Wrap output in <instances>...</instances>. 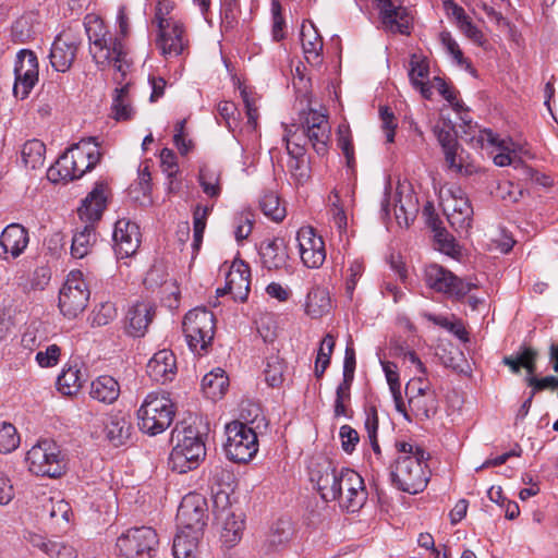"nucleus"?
Returning <instances> with one entry per match:
<instances>
[{
    "mask_svg": "<svg viewBox=\"0 0 558 558\" xmlns=\"http://www.w3.org/2000/svg\"><path fill=\"white\" fill-rule=\"evenodd\" d=\"M395 447L398 456L390 466L391 484L403 493H422L430 478L429 454L413 441L398 440Z\"/></svg>",
    "mask_w": 558,
    "mask_h": 558,
    "instance_id": "nucleus-1",
    "label": "nucleus"
},
{
    "mask_svg": "<svg viewBox=\"0 0 558 558\" xmlns=\"http://www.w3.org/2000/svg\"><path fill=\"white\" fill-rule=\"evenodd\" d=\"M102 151L96 137L83 138L72 145L47 171L53 183L69 182L83 177L100 161Z\"/></svg>",
    "mask_w": 558,
    "mask_h": 558,
    "instance_id": "nucleus-2",
    "label": "nucleus"
},
{
    "mask_svg": "<svg viewBox=\"0 0 558 558\" xmlns=\"http://www.w3.org/2000/svg\"><path fill=\"white\" fill-rule=\"evenodd\" d=\"M172 437L175 445L169 456V468L180 474L196 469L206 456L204 433L194 425H187L175 428Z\"/></svg>",
    "mask_w": 558,
    "mask_h": 558,
    "instance_id": "nucleus-3",
    "label": "nucleus"
},
{
    "mask_svg": "<svg viewBox=\"0 0 558 558\" xmlns=\"http://www.w3.org/2000/svg\"><path fill=\"white\" fill-rule=\"evenodd\" d=\"M85 31L90 44L92 57L99 68L111 66L118 63V60H129L123 40L110 35L101 19L96 15H87Z\"/></svg>",
    "mask_w": 558,
    "mask_h": 558,
    "instance_id": "nucleus-4",
    "label": "nucleus"
},
{
    "mask_svg": "<svg viewBox=\"0 0 558 558\" xmlns=\"http://www.w3.org/2000/svg\"><path fill=\"white\" fill-rule=\"evenodd\" d=\"M174 404L166 392L148 393L137 411L140 429L150 436L163 433L174 417Z\"/></svg>",
    "mask_w": 558,
    "mask_h": 558,
    "instance_id": "nucleus-5",
    "label": "nucleus"
},
{
    "mask_svg": "<svg viewBox=\"0 0 558 558\" xmlns=\"http://www.w3.org/2000/svg\"><path fill=\"white\" fill-rule=\"evenodd\" d=\"M183 332L190 350L198 355L207 353L215 335V316L205 307H196L186 313Z\"/></svg>",
    "mask_w": 558,
    "mask_h": 558,
    "instance_id": "nucleus-6",
    "label": "nucleus"
},
{
    "mask_svg": "<svg viewBox=\"0 0 558 558\" xmlns=\"http://www.w3.org/2000/svg\"><path fill=\"white\" fill-rule=\"evenodd\" d=\"M213 512L215 523L220 529L221 541L229 547L234 546L244 531V515L232 508L227 490L220 488L214 494Z\"/></svg>",
    "mask_w": 558,
    "mask_h": 558,
    "instance_id": "nucleus-7",
    "label": "nucleus"
},
{
    "mask_svg": "<svg viewBox=\"0 0 558 558\" xmlns=\"http://www.w3.org/2000/svg\"><path fill=\"white\" fill-rule=\"evenodd\" d=\"M28 470L38 476L59 477L65 471V463L59 446L50 439L39 440L26 454Z\"/></svg>",
    "mask_w": 558,
    "mask_h": 558,
    "instance_id": "nucleus-8",
    "label": "nucleus"
},
{
    "mask_svg": "<svg viewBox=\"0 0 558 558\" xmlns=\"http://www.w3.org/2000/svg\"><path fill=\"white\" fill-rule=\"evenodd\" d=\"M225 451L234 462L250 461L258 450L257 435L247 423L234 421L226 426Z\"/></svg>",
    "mask_w": 558,
    "mask_h": 558,
    "instance_id": "nucleus-9",
    "label": "nucleus"
},
{
    "mask_svg": "<svg viewBox=\"0 0 558 558\" xmlns=\"http://www.w3.org/2000/svg\"><path fill=\"white\" fill-rule=\"evenodd\" d=\"M159 544L153 527H132L122 533L116 542V548L122 558H151Z\"/></svg>",
    "mask_w": 558,
    "mask_h": 558,
    "instance_id": "nucleus-10",
    "label": "nucleus"
},
{
    "mask_svg": "<svg viewBox=\"0 0 558 558\" xmlns=\"http://www.w3.org/2000/svg\"><path fill=\"white\" fill-rule=\"evenodd\" d=\"M344 469H338L331 460L326 457L313 458L308 465L310 481L316 487L322 499L333 501L339 497V484L344 477Z\"/></svg>",
    "mask_w": 558,
    "mask_h": 558,
    "instance_id": "nucleus-11",
    "label": "nucleus"
},
{
    "mask_svg": "<svg viewBox=\"0 0 558 558\" xmlns=\"http://www.w3.org/2000/svg\"><path fill=\"white\" fill-rule=\"evenodd\" d=\"M423 279L426 287L433 291L457 300L477 288V283L471 280L465 281L438 264L427 265L424 268Z\"/></svg>",
    "mask_w": 558,
    "mask_h": 558,
    "instance_id": "nucleus-12",
    "label": "nucleus"
},
{
    "mask_svg": "<svg viewBox=\"0 0 558 558\" xmlns=\"http://www.w3.org/2000/svg\"><path fill=\"white\" fill-rule=\"evenodd\" d=\"M131 65L130 60H118V63L111 65L114 70L112 80L117 85L112 95L111 112L117 121L130 120L135 113L131 96Z\"/></svg>",
    "mask_w": 558,
    "mask_h": 558,
    "instance_id": "nucleus-13",
    "label": "nucleus"
},
{
    "mask_svg": "<svg viewBox=\"0 0 558 558\" xmlns=\"http://www.w3.org/2000/svg\"><path fill=\"white\" fill-rule=\"evenodd\" d=\"M89 294L83 274L80 270L71 271L59 293L61 313L69 318L76 317L86 308Z\"/></svg>",
    "mask_w": 558,
    "mask_h": 558,
    "instance_id": "nucleus-14",
    "label": "nucleus"
},
{
    "mask_svg": "<svg viewBox=\"0 0 558 558\" xmlns=\"http://www.w3.org/2000/svg\"><path fill=\"white\" fill-rule=\"evenodd\" d=\"M441 206L452 228L468 232L472 223L473 208L460 187H450L440 194Z\"/></svg>",
    "mask_w": 558,
    "mask_h": 558,
    "instance_id": "nucleus-15",
    "label": "nucleus"
},
{
    "mask_svg": "<svg viewBox=\"0 0 558 558\" xmlns=\"http://www.w3.org/2000/svg\"><path fill=\"white\" fill-rule=\"evenodd\" d=\"M208 507L206 498L197 493L185 495L179 506L177 522L179 530H185L193 534L203 535L207 524Z\"/></svg>",
    "mask_w": 558,
    "mask_h": 558,
    "instance_id": "nucleus-16",
    "label": "nucleus"
},
{
    "mask_svg": "<svg viewBox=\"0 0 558 558\" xmlns=\"http://www.w3.org/2000/svg\"><path fill=\"white\" fill-rule=\"evenodd\" d=\"M471 142L481 148H495L498 150L494 156V163L498 167L517 166L521 161L520 154L522 148H518L510 138H499L490 130H477L471 137Z\"/></svg>",
    "mask_w": 558,
    "mask_h": 558,
    "instance_id": "nucleus-17",
    "label": "nucleus"
},
{
    "mask_svg": "<svg viewBox=\"0 0 558 558\" xmlns=\"http://www.w3.org/2000/svg\"><path fill=\"white\" fill-rule=\"evenodd\" d=\"M81 43V36L74 29L62 31L54 38L50 49L51 66L58 72H68L76 58Z\"/></svg>",
    "mask_w": 558,
    "mask_h": 558,
    "instance_id": "nucleus-18",
    "label": "nucleus"
},
{
    "mask_svg": "<svg viewBox=\"0 0 558 558\" xmlns=\"http://www.w3.org/2000/svg\"><path fill=\"white\" fill-rule=\"evenodd\" d=\"M537 357V352L532 348H521L518 352L505 356L502 363L511 369L512 373L518 374L520 369L523 367L527 371L529 375H533L536 371L535 362ZM530 386L534 387L533 391L543 390L547 388H556L558 387V377L556 376H546L544 378L537 379L533 376H530L527 379Z\"/></svg>",
    "mask_w": 558,
    "mask_h": 558,
    "instance_id": "nucleus-19",
    "label": "nucleus"
},
{
    "mask_svg": "<svg viewBox=\"0 0 558 558\" xmlns=\"http://www.w3.org/2000/svg\"><path fill=\"white\" fill-rule=\"evenodd\" d=\"M300 258L311 269L319 268L326 259L325 241L313 227H301L296 232Z\"/></svg>",
    "mask_w": 558,
    "mask_h": 558,
    "instance_id": "nucleus-20",
    "label": "nucleus"
},
{
    "mask_svg": "<svg viewBox=\"0 0 558 558\" xmlns=\"http://www.w3.org/2000/svg\"><path fill=\"white\" fill-rule=\"evenodd\" d=\"M14 74L13 93L24 99L38 82V60L32 50L23 49L16 54Z\"/></svg>",
    "mask_w": 558,
    "mask_h": 558,
    "instance_id": "nucleus-21",
    "label": "nucleus"
},
{
    "mask_svg": "<svg viewBox=\"0 0 558 558\" xmlns=\"http://www.w3.org/2000/svg\"><path fill=\"white\" fill-rule=\"evenodd\" d=\"M337 501L341 509L349 512L359 511L367 499L364 480L352 469H344V477L339 484Z\"/></svg>",
    "mask_w": 558,
    "mask_h": 558,
    "instance_id": "nucleus-22",
    "label": "nucleus"
},
{
    "mask_svg": "<svg viewBox=\"0 0 558 558\" xmlns=\"http://www.w3.org/2000/svg\"><path fill=\"white\" fill-rule=\"evenodd\" d=\"M189 45L187 33L181 21L158 28L156 46L165 58L182 56L189 49Z\"/></svg>",
    "mask_w": 558,
    "mask_h": 558,
    "instance_id": "nucleus-23",
    "label": "nucleus"
},
{
    "mask_svg": "<svg viewBox=\"0 0 558 558\" xmlns=\"http://www.w3.org/2000/svg\"><path fill=\"white\" fill-rule=\"evenodd\" d=\"M303 131L318 155H325L330 140V125L325 113L310 110L302 123Z\"/></svg>",
    "mask_w": 558,
    "mask_h": 558,
    "instance_id": "nucleus-24",
    "label": "nucleus"
},
{
    "mask_svg": "<svg viewBox=\"0 0 558 558\" xmlns=\"http://www.w3.org/2000/svg\"><path fill=\"white\" fill-rule=\"evenodd\" d=\"M381 23L386 31L409 35L412 17L399 0H377Z\"/></svg>",
    "mask_w": 558,
    "mask_h": 558,
    "instance_id": "nucleus-25",
    "label": "nucleus"
},
{
    "mask_svg": "<svg viewBox=\"0 0 558 558\" xmlns=\"http://www.w3.org/2000/svg\"><path fill=\"white\" fill-rule=\"evenodd\" d=\"M112 238L116 254L120 258L132 256L140 247V228L128 219H120L116 222Z\"/></svg>",
    "mask_w": 558,
    "mask_h": 558,
    "instance_id": "nucleus-26",
    "label": "nucleus"
},
{
    "mask_svg": "<svg viewBox=\"0 0 558 558\" xmlns=\"http://www.w3.org/2000/svg\"><path fill=\"white\" fill-rule=\"evenodd\" d=\"M393 213L400 227H409L418 213V199L412 189L407 183H398L393 196Z\"/></svg>",
    "mask_w": 558,
    "mask_h": 558,
    "instance_id": "nucleus-27",
    "label": "nucleus"
},
{
    "mask_svg": "<svg viewBox=\"0 0 558 558\" xmlns=\"http://www.w3.org/2000/svg\"><path fill=\"white\" fill-rule=\"evenodd\" d=\"M108 195V185L104 182H97L78 208L81 220L92 225L98 221L106 209Z\"/></svg>",
    "mask_w": 558,
    "mask_h": 558,
    "instance_id": "nucleus-28",
    "label": "nucleus"
},
{
    "mask_svg": "<svg viewBox=\"0 0 558 558\" xmlns=\"http://www.w3.org/2000/svg\"><path fill=\"white\" fill-rule=\"evenodd\" d=\"M28 245V233L17 223L9 225L0 235V258H17Z\"/></svg>",
    "mask_w": 558,
    "mask_h": 558,
    "instance_id": "nucleus-29",
    "label": "nucleus"
},
{
    "mask_svg": "<svg viewBox=\"0 0 558 558\" xmlns=\"http://www.w3.org/2000/svg\"><path fill=\"white\" fill-rule=\"evenodd\" d=\"M251 271L243 260H234L226 275V284L229 294L234 301L244 302L247 299L251 283Z\"/></svg>",
    "mask_w": 558,
    "mask_h": 558,
    "instance_id": "nucleus-30",
    "label": "nucleus"
},
{
    "mask_svg": "<svg viewBox=\"0 0 558 558\" xmlns=\"http://www.w3.org/2000/svg\"><path fill=\"white\" fill-rule=\"evenodd\" d=\"M146 372L156 383L171 381L177 374V361L173 352L166 349L156 352L148 361Z\"/></svg>",
    "mask_w": 558,
    "mask_h": 558,
    "instance_id": "nucleus-31",
    "label": "nucleus"
},
{
    "mask_svg": "<svg viewBox=\"0 0 558 558\" xmlns=\"http://www.w3.org/2000/svg\"><path fill=\"white\" fill-rule=\"evenodd\" d=\"M286 146L290 159L288 170L294 185H304L310 179V166L304 158L305 148L296 142H293L289 135L284 136Z\"/></svg>",
    "mask_w": 558,
    "mask_h": 558,
    "instance_id": "nucleus-32",
    "label": "nucleus"
},
{
    "mask_svg": "<svg viewBox=\"0 0 558 558\" xmlns=\"http://www.w3.org/2000/svg\"><path fill=\"white\" fill-rule=\"evenodd\" d=\"M154 306L149 302H137L131 306L125 317V331L132 337H143L154 317Z\"/></svg>",
    "mask_w": 558,
    "mask_h": 558,
    "instance_id": "nucleus-33",
    "label": "nucleus"
},
{
    "mask_svg": "<svg viewBox=\"0 0 558 558\" xmlns=\"http://www.w3.org/2000/svg\"><path fill=\"white\" fill-rule=\"evenodd\" d=\"M301 43L306 61L313 66L323 62V39L312 22L303 23L301 27Z\"/></svg>",
    "mask_w": 558,
    "mask_h": 558,
    "instance_id": "nucleus-34",
    "label": "nucleus"
},
{
    "mask_svg": "<svg viewBox=\"0 0 558 558\" xmlns=\"http://www.w3.org/2000/svg\"><path fill=\"white\" fill-rule=\"evenodd\" d=\"M86 375L77 363H68L57 378V389L63 396L76 395L86 381Z\"/></svg>",
    "mask_w": 558,
    "mask_h": 558,
    "instance_id": "nucleus-35",
    "label": "nucleus"
},
{
    "mask_svg": "<svg viewBox=\"0 0 558 558\" xmlns=\"http://www.w3.org/2000/svg\"><path fill=\"white\" fill-rule=\"evenodd\" d=\"M259 254L263 266L269 270L281 269L287 265L289 258L286 243L280 238L262 243Z\"/></svg>",
    "mask_w": 558,
    "mask_h": 558,
    "instance_id": "nucleus-36",
    "label": "nucleus"
},
{
    "mask_svg": "<svg viewBox=\"0 0 558 558\" xmlns=\"http://www.w3.org/2000/svg\"><path fill=\"white\" fill-rule=\"evenodd\" d=\"M89 395L94 400L111 404L120 396V385L112 376L102 375L92 381Z\"/></svg>",
    "mask_w": 558,
    "mask_h": 558,
    "instance_id": "nucleus-37",
    "label": "nucleus"
},
{
    "mask_svg": "<svg viewBox=\"0 0 558 558\" xmlns=\"http://www.w3.org/2000/svg\"><path fill=\"white\" fill-rule=\"evenodd\" d=\"M96 239L94 225L86 222L82 229H77L73 234L71 255L74 258H84L90 253Z\"/></svg>",
    "mask_w": 558,
    "mask_h": 558,
    "instance_id": "nucleus-38",
    "label": "nucleus"
},
{
    "mask_svg": "<svg viewBox=\"0 0 558 558\" xmlns=\"http://www.w3.org/2000/svg\"><path fill=\"white\" fill-rule=\"evenodd\" d=\"M380 363L395 401L396 410L401 413L405 420L411 421L407 405L402 400L401 385L396 364L389 361H381Z\"/></svg>",
    "mask_w": 558,
    "mask_h": 558,
    "instance_id": "nucleus-39",
    "label": "nucleus"
},
{
    "mask_svg": "<svg viewBox=\"0 0 558 558\" xmlns=\"http://www.w3.org/2000/svg\"><path fill=\"white\" fill-rule=\"evenodd\" d=\"M229 385V378L225 371L217 367L206 374L202 380V389L205 396L211 400L220 399Z\"/></svg>",
    "mask_w": 558,
    "mask_h": 558,
    "instance_id": "nucleus-40",
    "label": "nucleus"
},
{
    "mask_svg": "<svg viewBox=\"0 0 558 558\" xmlns=\"http://www.w3.org/2000/svg\"><path fill=\"white\" fill-rule=\"evenodd\" d=\"M202 535L193 534L185 530H179L173 545L172 554L174 558H197V545Z\"/></svg>",
    "mask_w": 558,
    "mask_h": 558,
    "instance_id": "nucleus-41",
    "label": "nucleus"
},
{
    "mask_svg": "<svg viewBox=\"0 0 558 558\" xmlns=\"http://www.w3.org/2000/svg\"><path fill=\"white\" fill-rule=\"evenodd\" d=\"M131 424L123 415H110L106 423V437L114 446L119 447L130 438Z\"/></svg>",
    "mask_w": 558,
    "mask_h": 558,
    "instance_id": "nucleus-42",
    "label": "nucleus"
},
{
    "mask_svg": "<svg viewBox=\"0 0 558 558\" xmlns=\"http://www.w3.org/2000/svg\"><path fill=\"white\" fill-rule=\"evenodd\" d=\"M46 146L39 140H29L24 143L21 156L26 168L32 170L40 169L45 163Z\"/></svg>",
    "mask_w": 558,
    "mask_h": 558,
    "instance_id": "nucleus-43",
    "label": "nucleus"
},
{
    "mask_svg": "<svg viewBox=\"0 0 558 558\" xmlns=\"http://www.w3.org/2000/svg\"><path fill=\"white\" fill-rule=\"evenodd\" d=\"M331 303L325 289H314L308 292L305 303L306 314L313 318L322 317L330 311Z\"/></svg>",
    "mask_w": 558,
    "mask_h": 558,
    "instance_id": "nucleus-44",
    "label": "nucleus"
},
{
    "mask_svg": "<svg viewBox=\"0 0 558 558\" xmlns=\"http://www.w3.org/2000/svg\"><path fill=\"white\" fill-rule=\"evenodd\" d=\"M409 411L416 417L428 418L437 409L435 392H427L423 397H408Z\"/></svg>",
    "mask_w": 558,
    "mask_h": 558,
    "instance_id": "nucleus-45",
    "label": "nucleus"
},
{
    "mask_svg": "<svg viewBox=\"0 0 558 558\" xmlns=\"http://www.w3.org/2000/svg\"><path fill=\"white\" fill-rule=\"evenodd\" d=\"M259 207L263 214L275 222L282 221L287 216L286 207L281 205L279 196L274 192H266L262 196Z\"/></svg>",
    "mask_w": 558,
    "mask_h": 558,
    "instance_id": "nucleus-46",
    "label": "nucleus"
},
{
    "mask_svg": "<svg viewBox=\"0 0 558 558\" xmlns=\"http://www.w3.org/2000/svg\"><path fill=\"white\" fill-rule=\"evenodd\" d=\"M198 182L207 196L216 198L220 195V171L216 168L208 166L202 167L198 174Z\"/></svg>",
    "mask_w": 558,
    "mask_h": 558,
    "instance_id": "nucleus-47",
    "label": "nucleus"
},
{
    "mask_svg": "<svg viewBox=\"0 0 558 558\" xmlns=\"http://www.w3.org/2000/svg\"><path fill=\"white\" fill-rule=\"evenodd\" d=\"M440 43L446 49L447 53L450 54L453 59V61L468 72H470L472 75H475V70L473 69L471 62L464 58L462 50L460 49L459 44L456 41V39L451 36L449 32H441L439 35Z\"/></svg>",
    "mask_w": 558,
    "mask_h": 558,
    "instance_id": "nucleus-48",
    "label": "nucleus"
},
{
    "mask_svg": "<svg viewBox=\"0 0 558 558\" xmlns=\"http://www.w3.org/2000/svg\"><path fill=\"white\" fill-rule=\"evenodd\" d=\"M434 133L444 149L445 157L450 162H453L454 158L451 155V150L459 149L453 129L446 124H444L442 126L436 125L434 128Z\"/></svg>",
    "mask_w": 558,
    "mask_h": 558,
    "instance_id": "nucleus-49",
    "label": "nucleus"
},
{
    "mask_svg": "<svg viewBox=\"0 0 558 558\" xmlns=\"http://www.w3.org/2000/svg\"><path fill=\"white\" fill-rule=\"evenodd\" d=\"M211 208L207 206H197L194 210L193 215V231H194V239H193V250L194 252H197L201 247L204 231L206 228V221L209 216Z\"/></svg>",
    "mask_w": 558,
    "mask_h": 558,
    "instance_id": "nucleus-50",
    "label": "nucleus"
},
{
    "mask_svg": "<svg viewBox=\"0 0 558 558\" xmlns=\"http://www.w3.org/2000/svg\"><path fill=\"white\" fill-rule=\"evenodd\" d=\"M50 558H77L76 549L61 541H49L37 544Z\"/></svg>",
    "mask_w": 558,
    "mask_h": 558,
    "instance_id": "nucleus-51",
    "label": "nucleus"
},
{
    "mask_svg": "<svg viewBox=\"0 0 558 558\" xmlns=\"http://www.w3.org/2000/svg\"><path fill=\"white\" fill-rule=\"evenodd\" d=\"M20 445L16 428L8 422L0 423V453H9Z\"/></svg>",
    "mask_w": 558,
    "mask_h": 558,
    "instance_id": "nucleus-52",
    "label": "nucleus"
},
{
    "mask_svg": "<svg viewBox=\"0 0 558 558\" xmlns=\"http://www.w3.org/2000/svg\"><path fill=\"white\" fill-rule=\"evenodd\" d=\"M117 317V307L112 302H102L95 306L90 315L92 326H106Z\"/></svg>",
    "mask_w": 558,
    "mask_h": 558,
    "instance_id": "nucleus-53",
    "label": "nucleus"
},
{
    "mask_svg": "<svg viewBox=\"0 0 558 558\" xmlns=\"http://www.w3.org/2000/svg\"><path fill=\"white\" fill-rule=\"evenodd\" d=\"M328 205L330 207L333 223L340 232L344 231L348 226V218L337 192H331L328 197Z\"/></svg>",
    "mask_w": 558,
    "mask_h": 558,
    "instance_id": "nucleus-54",
    "label": "nucleus"
},
{
    "mask_svg": "<svg viewBox=\"0 0 558 558\" xmlns=\"http://www.w3.org/2000/svg\"><path fill=\"white\" fill-rule=\"evenodd\" d=\"M265 380L271 387L279 386L283 380V363L278 356L267 360L265 367Z\"/></svg>",
    "mask_w": 558,
    "mask_h": 558,
    "instance_id": "nucleus-55",
    "label": "nucleus"
},
{
    "mask_svg": "<svg viewBox=\"0 0 558 558\" xmlns=\"http://www.w3.org/2000/svg\"><path fill=\"white\" fill-rule=\"evenodd\" d=\"M61 349L57 344L46 345L45 349H39L35 355V361L43 368L53 367L60 361Z\"/></svg>",
    "mask_w": 558,
    "mask_h": 558,
    "instance_id": "nucleus-56",
    "label": "nucleus"
},
{
    "mask_svg": "<svg viewBox=\"0 0 558 558\" xmlns=\"http://www.w3.org/2000/svg\"><path fill=\"white\" fill-rule=\"evenodd\" d=\"M352 381H347L342 379V383L337 387L336 390V400H335V416H347V403L350 401V388Z\"/></svg>",
    "mask_w": 558,
    "mask_h": 558,
    "instance_id": "nucleus-57",
    "label": "nucleus"
},
{
    "mask_svg": "<svg viewBox=\"0 0 558 558\" xmlns=\"http://www.w3.org/2000/svg\"><path fill=\"white\" fill-rule=\"evenodd\" d=\"M173 9H174L173 1L158 0L156 9H155V21L157 23L158 28L166 26V24H170L171 22H180V20H178L171 15Z\"/></svg>",
    "mask_w": 558,
    "mask_h": 558,
    "instance_id": "nucleus-58",
    "label": "nucleus"
},
{
    "mask_svg": "<svg viewBox=\"0 0 558 558\" xmlns=\"http://www.w3.org/2000/svg\"><path fill=\"white\" fill-rule=\"evenodd\" d=\"M410 66L409 77L412 85L416 86L425 83L429 72L428 64L414 54L411 58Z\"/></svg>",
    "mask_w": 558,
    "mask_h": 558,
    "instance_id": "nucleus-59",
    "label": "nucleus"
},
{
    "mask_svg": "<svg viewBox=\"0 0 558 558\" xmlns=\"http://www.w3.org/2000/svg\"><path fill=\"white\" fill-rule=\"evenodd\" d=\"M363 272L364 265L361 260L354 259L353 262H351L347 270L348 275L345 280V291L350 299H352L357 281L362 277Z\"/></svg>",
    "mask_w": 558,
    "mask_h": 558,
    "instance_id": "nucleus-60",
    "label": "nucleus"
},
{
    "mask_svg": "<svg viewBox=\"0 0 558 558\" xmlns=\"http://www.w3.org/2000/svg\"><path fill=\"white\" fill-rule=\"evenodd\" d=\"M339 437L341 440V447L347 453H352L360 441L359 433L350 425H343L340 427Z\"/></svg>",
    "mask_w": 558,
    "mask_h": 558,
    "instance_id": "nucleus-61",
    "label": "nucleus"
},
{
    "mask_svg": "<svg viewBox=\"0 0 558 558\" xmlns=\"http://www.w3.org/2000/svg\"><path fill=\"white\" fill-rule=\"evenodd\" d=\"M338 146L345 156L348 166L351 167L352 162L354 161V149L350 137V132L347 126L338 128Z\"/></svg>",
    "mask_w": 558,
    "mask_h": 558,
    "instance_id": "nucleus-62",
    "label": "nucleus"
},
{
    "mask_svg": "<svg viewBox=\"0 0 558 558\" xmlns=\"http://www.w3.org/2000/svg\"><path fill=\"white\" fill-rule=\"evenodd\" d=\"M292 535V525L289 520H279L272 527L270 543L280 545L287 542Z\"/></svg>",
    "mask_w": 558,
    "mask_h": 558,
    "instance_id": "nucleus-63",
    "label": "nucleus"
},
{
    "mask_svg": "<svg viewBox=\"0 0 558 558\" xmlns=\"http://www.w3.org/2000/svg\"><path fill=\"white\" fill-rule=\"evenodd\" d=\"M44 341L43 335L38 331L37 328L28 327L22 335L21 345L33 352L35 350H39L41 348Z\"/></svg>",
    "mask_w": 558,
    "mask_h": 558,
    "instance_id": "nucleus-64",
    "label": "nucleus"
}]
</instances>
